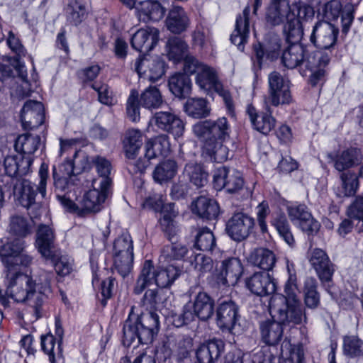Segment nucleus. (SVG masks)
<instances>
[{"label": "nucleus", "mask_w": 363, "mask_h": 363, "mask_svg": "<svg viewBox=\"0 0 363 363\" xmlns=\"http://www.w3.org/2000/svg\"><path fill=\"white\" fill-rule=\"evenodd\" d=\"M6 294L18 303L26 302L33 309L35 319L42 317L43 306L52 294L53 274L42 272L37 280L22 273H5Z\"/></svg>", "instance_id": "1"}, {"label": "nucleus", "mask_w": 363, "mask_h": 363, "mask_svg": "<svg viewBox=\"0 0 363 363\" xmlns=\"http://www.w3.org/2000/svg\"><path fill=\"white\" fill-rule=\"evenodd\" d=\"M289 277L284 285V295L274 294L269 301V308L272 317L279 320L294 324H301L306 321L305 310L297 296V278L294 272L287 266Z\"/></svg>", "instance_id": "2"}, {"label": "nucleus", "mask_w": 363, "mask_h": 363, "mask_svg": "<svg viewBox=\"0 0 363 363\" xmlns=\"http://www.w3.org/2000/svg\"><path fill=\"white\" fill-rule=\"evenodd\" d=\"M266 21L271 26H284L286 38L301 40L303 29L298 14L291 7L289 0H271L266 13Z\"/></svg>", "instance_id": "3"}, {"label": "nucleus", "mask_w": 363, "mask_h": 363, "mask_svg": "<svg viewBox=\"0 0 363 363\" xmlns=\"http://www.w3.org/2000/svg\"><path fill=\"white\" fill-rule=\"evenodd\" d=\"M40 182L36 186L30 181L18 180L13 186V194L17 197L19 203L27 208L31 218H38L42 210L41 201H36V190L40 194L41 198L46 195V184L48 179V168L42 165L39 170Z\"/></svg>", "instance_id": "4"}, {"label": "nucleus", "mask_w": 363, "mask_h": 363, "mask_svg": "<svg viewBox=\"0 0 363 363\" xmlns=\"http://www.w3.org/2000/svg\"><path fill=\"white\" fill-rule=\"evenodd\" d=\"M181 269L173 264L155 269L151 260H145L133 291L135 294H140L145 288L154 284L160 288L169 287L179 277Z\"/></svg>", "instance_id": "5"}, {"label": "nucleus", "mask_w": 363, "mask_h": 363, "mask_svg": "<svg viewBox=\"0 0 363 363\" xmlns=\"http://www.w3.org/2000/svg\"><path fill=\"white\" fill-rule=\"evenodd\" d=\"M25 242L16 238L12 240H0V257L4 265L5 273H21L19 266L28 267L32 262V257L24 253Z\"/></svg>", "instance_id": "6"}, {"label": "nucleus", "mask_w": 363, "mask_h": 363, "mask_svg": "<svg viewBox=\"0 0 363 363\" xmlns=\"http://www.w3.org/2000/svg\"><path fill=\"white\" fill-rule=\"evenodd\" d=\"M213 300L206 293L199 292L193 301H189L184 306L182 314L177 319H174V322L179 327L193 322L196 318L205 321L213 315Z\"/></svg>", "instance_id": "7"}, {"label": "nucleus", "mask_w": 363, "mask_h": 363, "mask_svg": "<svg viewBox=\"0 0 363 363\" xmlns=\"http://www.w3.org/2000/svg\"><path fill=\"white\" fill-rule=\"evenodd\" d=\"M290 82L278 72H272L268 76V91L263 97L264 106L278 107L292 102Z\"/></svg>", "instance_id": "8"}, {"label": "nucleus", "mask_w": 363, "mask_h": 363, "mask_svg": "<svg viewBox=\"0 0 363 363\" xmlns=\"http://www.w3.org/2000/svg\"><path fill=\"white\" fill-rule=\"evenodd\" d=\"M113 258L115 269L123 277H126L133 263V242L129 234L123 233L115 240Z\"/></svg>", "instance_id": "9"}, {"label": "nucleus", "mask_w": 363, "mask_h": 363, "mask_svg": "<svg viewBox=\"0 0 363 363\" xmlns=\"http://www.w3.org/2000/svg\"><path fill=\"white\" fill-rule=\"evenodd\" d=\"M144 208L153 210L155 212H162L163 216L160 219L162 230L168 235L169 240L177 234L178 229L174 222L177 216L174 211V204H164V199L160 194H154L149 196L143 203Z\"/></svg>", "instance_id": "10"}, {"label": "nucleus", "mask_w": 363, "mask_h": 363, "mask_svg": "<svg viewBox=\"0 0 363 363\" xmlns=\"http://www.w3.org/2000/svg\"><path fill=\"white\" fill-rule=\"evenodd\" d=\"M339 29L327 21L315 24L310 35V42L318 49L330 51L337 44Z\"/></svg>", "instance_id": "11"}, {"label": "nucleus", "mask_w": 363, "mask_h": 363, "mask_svg": "<svg viewBox=\"0 0 363 363\" xmlns=\"http://www.w3.org/2000/svg\"><path fill=\"white\" fill-rule=\"evenodd\" d=\"M255 225V219L244 213H234L226 223L225 230L229 237L240 242L249 237Z\"/></svg>", "instance_id": "12"}, {"label": "nucleus", "mask_w": 363, "mask_h": 363, "mask_svg": "<svg viewBox=\"0 0 363 363\" xmlns=\"http://www.w3.org/2000/svg\"><path fill=\"white\" fill-rule=\"evenodd\" d=\"M288 216L292 223L308 235H313L320 228V223L316 220L306 206L292 205L287 208Z\"/></svg>", "instance_id": "13"}, {"label": "nucleus", "mask_w": 363, "mask_h": 363, "mask_svg": "<svg viewBox=\"0 0 363 363\" xmlns=\"http://www.w3.org/2000/svg\"><path fill=\"white\" fill-rule=\"evenodd\" d=\"M243 184L241 173L234 169L220 167L213 174V186L218 191L225 189L229 193H235L241 189Z\"/></svg>", "instance_id": "14"}, {"label": "nucleus", "mask_w": 363, "mask_h": 363, "mask_svg": "<svg viewBox=\"0 0 363 363\" xmlns=\"http://www.w3.org/2000/svg\"><path fill=\"white\" fill-rule=\"evenodd\" d=\"M123 332V342L127 346H130L136 340L139 344L151 343L157 335L152 329L139 324L137 319L135 321L127 320L124 323Z\"/></svg>", "instance_id": "15"}, {"label": "nucleus", "mask_w": 363, "mask_h": 363, "mask_svg": "<svg viewBox=\"0 0 363 363\" xmlns=\"http://www.w3.org/2000/svg\"><path fill=\"white\" fill-rule=\"evenodd\" d=\"M308 257L320 281L323 284L329 283L332 280L335 268L327 253L322 249L314 248L308 252Z\"/></svg>", "instance_id": "16"}, {"label": "nucleus", "mask_w": 363, "mask_h": 363, "mask_svg": "<svg viewBox=\"0 0 363 363\" xmlns=\"http://www.w3.org/2000/svg\"><path fill=\"white\" fill-rule=\"evenodd\" d=\"M140 77L156 82L164 74V62L159 57H140L134 65Z\"/></svg>", "instance_id": "17"}, {"label": "nucleus", "mask_w": 363, "mask_h": 363, "mask_svg": "<svg viewBox=\"0 0 363 363\" xmlns=\"http://www.w3.org/2000/svg\"><path fill=\"white\" fill-rule=\"evenodd\" d=\"M92 189L85 191L79 201L82 213H96L101 210L104 203L109 186H97L92 181Z\"/></svg>", "instance_id": "18"}, {"label": "nucleus", "mask_w": 363, "mask_h": 363, "mask_svg": "<svg viewBox=\"0 0 363 363\" xmlns=\"http://www.w3.org/2000/svg\"><path fill=\"white\" fill-rule=\"evenodd\" d=\"M243 273V266L238 258L232 257L223 260L217 269L216 279L224 286H235Z\"/></svg>", "instance_id": "19"}, {"label": "nucleus", "mask_w": 363, "mask_h": 363, "mask_svg": "<svg viewBox=\"0 0 363 363\" xmlns=\"http://www.w3.org/2000/svg\"><path fill=\"white\" fill-rule=\"evenodd\" d=\"M153 121L158 129L172 134L174 138L182 136L184 132L183 121L171 110L156 112Z\"/></svg>", "instance_id": "20"}, {"label": "nucleus", "mask_w": 363, "mask_h": 363, "mask_svg": "<svg viewBox=\"0 0 363 363\" xmlns=\"http://www.w3.org/2000/svg\"><path fill=\"white\" fill-rule=\"evenodd\" d=\"M246 287L254 294L264 296L272 294L277 289L274 279L267 272H255L245 280Z\"/></svg>", "instance_id": "21"}, {"label": "nucleus", "mask_w": 363, "mask_h": 363, "mask_svg": "<svg viewBox=\"0 0 363 363\" xmlns=\"http://www.w3.org/2000/svg\"><path fill=\"white\" fill-rule=\"evenodd\" d=\"M160 32L154 27H147L138 30L132 36V48L140 52L152 50L159 41Z\"/></svg>", "instance_id": "22"}, {"label": "nucleus", "mask_w": 363, "mask_h": 363, "mask_svg": "<svg viewBox=\"0 0 363 363\" xmlns=\"http://www.w3.org/2000/svg\"><path fill=\"white\" fill-rule=\"evenodd\" d=\"M55 239L54 230L49 225H40L36 233L35 245L38 252L46 259L55 261L53 250Z\"/></svg>", "instance_id": "23"}, {"label": "nucleus", "mask_w": 363, "mask_h": 363, "mask_svg": "<svg viewBox=\"0 0 363 363\" xmlns=\"http://www.w3.org/2000/svg\"><path fill=\"white\" fill-rule=\"evenodd\" d=\"M295 325L293 322L284 323L275 317L272 320H266L260 322L259 330L262 341L267 345H276L283 336L282 325Z\"/></svg>", "instance_id": "24"}, {"label": "nucleus", "mask_w": 363, "mask_h": 363, "mask_svg": "<svg viewBox=\"0 0 363 363\" xmlns=\"http://www.w3.org/2000/svg\"><path fill=\"white\" fill-rule=\"evenodd\" d=\"M44 108L42 103L29 100L26 101L21 112V120L26 128H36L43 123Z\"/></svg>", "instance_id": "25"}, {"label": "nucleus", "mask_w": 363, "mask_h": 363, "mask_svg": "<svg viewBox=\"0 0 363 363\" xmlns=\"http://www.w3.org/2000/svg\"><path fill=\"white\" fill-rule=\"evenodd\" d=\"M224 342L219 339L211 340L196 350V363H215L224 350Z\"/></svg>", "instance_id": "26"}, {"label": "nucleus", "mask_w": 363, "mask_h": 363, "mask_svg": "<svg viewBox=\"0 0 363 363\" xmlns=\"http://www.w3.org/2000/svg\"><path fill=\"white\" fill-rule=\"evenodd\" d=\"M216 317L217 325L220 328L230 330L238 320V307L233 301L223 302L218 307Z\"/></svg>", "instance_id": "27"}, {"label": "nucleus", "mask_w": 363, "mask_h": 363, "mask_svg": "<svg viewBox=\"0 0 363 363\" xmlns=\"http://www.w3.org/2000/svg\"><path fill=\"white\" fill-rule=\"evenodd\" d=\"M263 110L262 113L257 114L254 108H250L248 114L255 129L267 135L274 128L276 120L272 116V108L269 106L267 109V106L263 105Z\"/></svg>", "instance_id": "28"}, {"label": "nucleus", "mask_w": 363, "mask_h": 363, "mask_svg": "<svg viewBox=\"0 0 363 363\" xmlns=\"http://www.w3.org/2000/svg\"><path fill=\"white\" fill-rule=\"evenodd\" d=\"M137 16L140 21H158L164 15L165 10L157 1L145 0L135 6Z\"/></svg>", "instance_id": "29"}, {"label": "nucleus", "mask_w": 363, "mask_h": 363, "mask_svg": "<svg viewBox=\"0 0 363 363\" xmlns=\"http://www.w3.org/2000/svg\"><path fill=\"white\" fill-rule=\"evenodd\" d=\"M165 23L168 30L174 34H180L188 29L190 19L182 7L174 6L169 11Z\"/></svg>", "instance_id": "30"}, {"label": "nucleus", "mask_w": 363, "mask_h": 363, "mask_svg": "<svg viewBox=\"0 0 363 363\" xmlns=\"http://www.w3.org/2000/svg\"><path fill=\"white\" fill-rule=\"evenodd\" d=\"M250 12V8L247 6L244 9L242 14L237 17L235 28L230 36L231 42L241 51L244 50V44L247 42L249 35Z\"/></svg>", "instance_id": "31"}, {"label": "nucleus", "mask_w": 363, "mask_h": 363, "mask_svg": "<svg viewBox=\"0 0 363 363\" xmlns=\"http://www.w3.org/2000/svg\"><path fill=\"white\" fill-rule=\"evenodd\" d=\"M225 140L208 138L203 147L202 155L204 158L211 162H222L228 158L229 150L224 145Z\"/></svg>", "instance_id": "32"}, {"label": "nucleus", "mask_w": 363, "mask_h": 363, "mask_svg": "<svg viewBox=\"0 0 363 363\" xmlns=\"http://www.w3.org/2000/svg\"><path fill=\"white\" fill-rule=\"evenodd\" d=\"M286 38L289 45L282 53L281 62L286 67L294 69L304 61V48L298 43L300 40Z\"/></svg>", "instance_id": "33"}, {"label": "nucleus", "mask_w": 363, "mask_h": 363, "mask_svg": "<svg viewBox=\"0 0 363 363\" xmlns=\"http://www.w3.org/2000/svg\"><path fill=\"white\" fill-rule=\"evenodd\" d=\"M32 160L30 157L21 155H12L5 157L4 166L6 174L13 177L18 175L22 176L28 172Z\"/></svg>", "instance_id": "34"}, {"label": "nucleus", "mask_w": 363, "mask_h": 363, "mask_svg": "<svg viewBox=\"0 0 363 363\" xmlns=\"http://www.w3.org/2000/svg\"><path fill=\"white\" fill-rule=\"evenodd\" d=\"M247 262L253 266L263 270L272 269L276 263V257L274 252L264 247L255 248L252 250L248 257Z\"/></svg>", "instance_id": "35"}, {"label": "nucleus", "mask_w": 363, "mask_h": 363, "mask_svg": "<svg viewBox=\"0 0 363 363\" xmlns=\"http://www.w3.org/2000/svg\"><path fill=\"white\" fill-rule=\"evenodd\" d=\"M194 213L208 220L216 218L219 214L218 203L205 196H200L191 204Z\"/></svg>", "instance_id": "36"}, {"label": "nucleus", "mask_w": 363, "mask_h": 363, "mask_svg": "<svg viewBox=\"0 0 363 363\" xmlns=\"http://www.w3.org/2000/svg\"><path fill=\"white\" fill-rule=\"evenodd\" d=\"M189 45L179 37L169 38L165 45V52L169 60L180 62L188 54Z\"/></svg>", "instance_id": "37"}, {"label": "nucleus", "mask_w": 363, "mask_h": 363, "mask_svg": "<svg viewBox=\"0 0 363 363\" xmlns=\"http://www.w3.org/2000/svg\"><path fill=\"white\" fill-rule=\"evenodd\" d=\"M169 87L177 97L184 98L189 96L191 90V80L189 76L177 72L169 79Z\"/></svg>", "instance_id": "38"}, {"label": "nucleus", "mask_w": 363, "mask_h": 363, "mask_svg": "<svg viewBox=\"0 0 363 363\" xmlns=\"http://www.w3.org/2000/svg\"><path fill=\"white\" fill-rule=\"evenodd\" d=\"M123 150L128 160H135L143 145V135L139 130H128L123 140Z\"/></svg>", "instance_id": "39"}, {"label": "nucleus", "mask_w": 363, "mask_h": 363, "mask_svg": "<svg viewBox=\"0 0 363 363\" xmlns=\"http://www.w3.org/2000/svg\"><path fill=\"white\" fill-rule=\"evenodd\" d=\"M91 163L95 167L99 178L94 179L92 181L97 186H109L111 184V179L109 177L111 171V164L106 157L97 155L91 159Z\"/></svg>", "instance_id": "40"}, {"label": "nucleus", "mask_w": 363, "mask_h": 363, "mask_svg": "<svg viewBox=\"0 0 363 363\" xmlns=\"http://www.w3.org/2000/svg\"><path fill=\"white\" fill-rule=\"evenodd\" d=\"M195 81L199 87L206 93L214 90L217 84H220L215 69L207 65L197 73Z\"/></svg>", "instance_id": "41"}, {"label": "nucleus", "mask_w": 363, "mask_h": 363, "mask_svg": "<svg viewBox=\"0 0 363 363\" xmlns=\"http://www.w3.org/2000/svg\"><path fill=\"white\" fill-rule=\"evenodd\" d=\"M211 106L207 100L203 98L189 99L184 106L186 114L194 118L208 117L211 113Z\"/></svg>", "instance_id": "42"}, {"label": "nucleus", "mask_w": 363, "mask_h": 363, "mask_svg": "<svg viewBox=\"0 0 363 363\" xmlns=\"http://www.w3.org/2000/svg\"><path fill=\"white\" fill-rule=\"evenodd\" d=\"M271 224L275 228L280 237L291 247L295 245V240L291 230L289 221L282 212L272 216Z\"/></svg>", "instance_id": "43"}, {"label": "nucleus", "mask_w": 363, "mask_h": 363, "mask_svg": "<svg viewBox=\"0 0 363 363\" xmlns=\"http://www.w3.org/2000/svg\"><path fill=\"white\" fill-rule=\"evenodd\" d=\"M360 155V150L356 147L347 148L336 156L334 166L337 170L342 172L358 164Z\"/></svg>", "instance_id": "44"}, {"label": "nucleus", "mask_w": 363, "mask_h": 363, "mask_svg": "<svg viewBox=\"0 0 363 363\" xmlns=\"http://www.w3.org/2000/svg\"><path fill=\"white\" fill-rule=\"evenodd\" d=\"M318 283L315 278L308 277L304 282L303 298L306 306L311 309L317 308L320 303V294L317 291Z\"/></svg>", "instance_id": "45"}, {"label": "nucleus", "mask_w": 363, "mask_h": 363, "mask_svg": "<svg viewBox=\"0 0 363 363\" xmlns=\"http://www.w3.org/2000/svg\"><path fill=\"white\" fill-rule=\"evenodd\" d=\"M140 104L147 109H156L165 104L160 90L156 86H149L140 95Z\"/></svg>", "instance_id": "46"}, {"label": "nucleus", "mask_w": 363, "mask_h": 363, "mask_svg": "<svg viewBox=\"0 0 363 363\" xmlns=\"http://www.w3.org/2000/svg\"><path fill=\"white\" fill-rule=\"evenodd\" d=\"M65 11L67 21L77 26L86 16V10L84 0H68Z\"/></svg>", "instance_id": "47"}, {"label": "nucleus", "mask_w": 363, "mask_h": 363, "mask_svg": "<svg viewBox=\"0 0 363 363\" xmlns=\"http://www.w3.org/2000/svg\"><path fill=\"white\" fill-rule=\"evenodd\" d=\"M177 166L175 161L168 160L159 164L153 172L154 180L160 184L172 179L177 174Z\"/></svg>", "instance_id": "48"}, {"label": "nucleus", "mask_w": 363, "mask_h": 363, "mask_svg": "<svg viewBox=\"0 0 363 363\" xmlns=\"http://www.w3.org/2000/svg\"><path fill=\"white\" fill-rule=\"evenodd\" d=\"M342 352L350 358L363 356V340L357 335H345L342 340Z\"/></svg>", "instance_id": "49"}, {"label": "nucleus", "mask_w": 363, "mask_h": 363, "mask_svg": "<svg viewBox=\"0 0 363 363\" xmlns=\"http://www.w3.org/2000/svg\"><path fill=\"white\" fill-rule=\"evenodd\" d=\"M184 172L190 182L197 187L203 186L208 182V174L199 164L194 162L186 164Z\"/></svg>", "instance_id": "50"}, {"label": "nucleus", "mask_w": 363, "mask_h": 363, "mask_svg": "<svg viewBox=\"0 0 363 363\" xmlns=\"http://www.w3.org/2000/svg\"><path fill=\"white\" fill-rule=\"evenodd\" d=\"M40 143V138L32 134H23L16 140L15 147L21 151L24 155L33 154L38 148Z\"/></svg>", "instance_id": "51"}, {"label": "nucleus", "mask_w": 363, "mask_h": 363, "mask_svg": "<svg viewBox=\"0 0 363 363\" xmlns=\"http://www.w3.org/2000/svg\"><path fill=\"white\" fill-rule=\"evenodd\" d=\"M195 247L202 251H211L216 246L213 233L207 228L198 230L195 238Z\"/></svg>", "instance_id": "52"}, {"label": "nucleus", "mask_w": 363, "mask_h": 363, "mask_svg": "<svg viewBox=\"0 0 363 363\" xmlns=\"http://www.w3.org/2000/svg\"><path fill=\"white\" fill-rule=\"evenodd\" d=\"M188 253L187 247L178 242H172L165 245L162 251L161 258L165 262L182 260Z\"/></svg>", "instance_id": "53"}, {"label": "nucleus", "mask_w": 363, "mask_h": 363, "mask_svg": "<svg viewBox=\"0 0 363 363\" xmlns=\"http://www.w3.org/2000/svg\"><path fill=\"white\" fill-rule=\"evenodd\" d=\"M140 101L138 92L131 90L126 102V113L128 118L133 122H138L140 120Z\"/></svg>", "instance_id": "54"}, {"label": "nucleus", "mask_w": 363, "mask_h": 363, "mask_svg": "<svg viewBox=\"0 0 363 363\" xmlns=\"http://www.w3.org/2000/svg\"><path fill=\"white\" fill-rule=\"evenodd\" d=\"M10 233L19 237H26L30 233L27 220L20 216L11 217L9 225Z\"/></svg>", "instance_id": "55"}, {"label": "nucleus", "mask_w": 363, "mask_h": 363, "mask_svg": "<svg viewBox=\"0 0 363 363\" xmlns=\"http://www.w3.org/2000/svg\"><path fill=\"white\" fill-rule=\"evenodd\" d=\"M212 136L217 140H226L230 137V128L225 117L211 121Z\"/></svg>", "instance_id": "56"}, {"label": "nucleus", "mask_w": 363, "mask_h": 363, "mask_svg": "<svg viewBox=\"0 0 363 363\" xmlns=\"http://www.w3.org/2000/svg\"><path fill=\"white\" fill-rule=\"evenodd\" d=\"M193 345V339L190 337H184L177 341L174 352L177 361H183L189 357Z\"/></svg>", "instance_id": "57"}, {"label": "nucleus", "mask_w": 363, "mask_h": 363, "mask_svg": "<svg viewBox=\"0 0 363 363\" xmlns=\"http://www.w3.org/2000/svg\"><path fill=\"white\" fill-rule=\"evenodd\" d=\"M191 265L200 274L210 272L213 267V262L211 257L201 253L195 255L193 259L189 260Z\"/></svg>", "instance_id": "58"}, {"label": "nucleus", "mask_w": 363, "mask_h": 363, "mask_svg": "<svg viewBox=\"0 0 363 363\" xmlns=\"http://www.w3.org/2000/svg\"><path fill=\"white\" fill-rule=\"evenodd\" d=\"M340 178L345 195L347 196L354 195L359 186L356 174L350 172H345L341 174Z\"/></svg>", "instance_id": "59"}, {"label": "nucleus", "mask_w": 363, "mask_h": 363, "mask_svg": "<svg viewBox=\"0 0 363 363\" xmlns=\"http://www.w3.org/2000/svg\"><path fill=\"white\" fill-rule=\"evenodd\" d=\"M331 55L332 50H330V51L320 50L315 52L314 56L308 57L306 59L308 63L307 66L311 67L315 66L319 67L320 68L325 67L329 64Z\"/></svg>", "instance_id": "60"}, {"label": "nucleus", "mask_w": 363, "mask_h": 363, "mask_svg": "<svg viewBox=\"0 0 363 363\" xmlns=\"http://www.w3.org/2000/svg\"><path fill=\"white\" fill-rule=\"evenodd\" d=\"M137 320H139V324L152 329L153 331L158 334L160 327V320L157 313L152 311L143 313L137 318Z\"/></svg>", "instance_id": "61"}, {"label": "nucleus", "mask_w": 363, "mask_h": 363, "mask_svg": "<svg viewBox=\"0 0 363 363\" xmlns=\"http://www.w3.org/2000/svg\"><path fill=\"white\" fill-rule=\"evenodd\" d=\"M115 283L116 280L113 277H108L101 282L100 291L97 294V298L103 307L106 306L107 300L112 296Z\"/></svg>", "instance_id": "62"}, {"label": "nucleus", "mask_w": 363, "mask_h": 363, "mask_svg": "<svg viewBox=\"0 0 363 363\" xmlns=\"http://www.w3.org/2000/svg\"><path fill=\"white\" fill-rule=\"evenodd\" d=\"M184 72L186 75L196 74L205 67V64L201 62L193 55L187 54L184 57Z\"/></svg>", "instance_id": "63"}, {"label": "nucleus", "mask_w": 363, "mask_h": 363, "mask_svg": "<svg viewBox=\"0 0 363 363\" xmlns=\"http://www.w3.org/2000/svg\"><path fill=\"white\" fill-rule=\"evenodd\" d=\"M342 11V4L337 0H333L324 5L323 15L327 21L336 20Z\"/></svg>", "instance_id": "64"}]
</instances>
